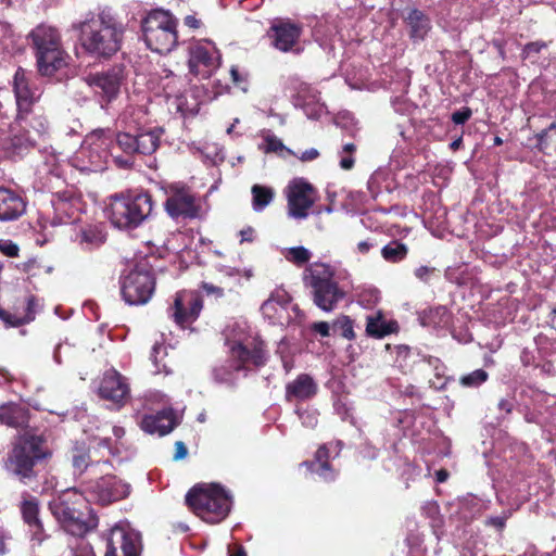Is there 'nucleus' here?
<instances>
[{
    "label": "nucleus",
    "instance_id": "nucleus-23",
    "mask_svg": "<svg viewBox=\"0 0 556 556\" xmlns=\"http://www.w3.org/2000/svg\"><path fill=\"white\" fill-rule=\"evenodd\" d=\"M292 102L311 119H318L326 111L324 103L319 100L318 91L306 83L300 81L294 85Z\"/></svg>",
    "mask_w": 556,
    "mask_h": 556
},
{
    "label": "nucleus",
    "instance_id": "nucleus-14",
    "mask_svg": "<svg viewBox=\"0 0 556 556\" xmlns=\"http://www.w3.org/2000/svg\"><path fill=\"white\" fill-rule=\"evenodd\" d=\"M54 190H48L51 192V212L48 210L45 214L53 226L71 223L81 211L80 197L73 188Z\"/></svg>",
    "mask_w": 556,
    "mask_h": 556
},
{
    "label": "nucleus",
    "instance_id": "nucleus-10",
    "mask_svg": "<svg viewBox=\"0 0 556 556\" xmlns=\"http://www.w3.org/2000/svg\"><path fill=\"white\" fill-rule=\"evenodd\" d=\"M49 455L41 437L25 433L18 438L9 455L7 468L25 481L34 476L35 464Z\"/></svg>",
    "mask_w": 556,
    "mask_h": 556
},
{
    "label": "nucleus",
    "instance_id": "nucleus-50",
    "mask_svg": "<svg viewBox=\"0 0 556 556\" xmlns=\"http://www.w3.org/2000/svg\"><path fill=\"white\" fill-rule=\"evenodd\" d=\"M332 327L334 331H338L342 337H344L348 340H352L355 337L353 321L349 316H340L333 323Z\"/></svg>",
    "mask_w": 556,
    "mask_h": 556
},
{
    "label": "nucleus",
    "instance_id": "nucleus-42",
    "mask_svg": "<svg viewBox=\"0 0 556 556\" xmlns=\"http://www.w3.org/2000/svg\"><path fill=\"white\" fill-rule=\"evenodd\" d=\"M408 247L397 240H393L381 249V256L389 263H400L406 258Z\"/></svg>",
    "mask_w": 556,
    "mask_h": 556
},
{
    "label": "nucleus",
    "instance_id": "nucleus-43",
    "mask_svg": "<svg viewBox=\"0 0 556 556\" xmlns=\"http://www.w3.org/2000/svg\"><path fill=\"white\" fill-rule=\"evenodd\" d=\"M252 192V207L255 212H262L274 199V190L266 186L254 185Z\"/></svg>",
    "mask_w": 556,
    "mask_h": 556
},
{
    "label": "nucleus",
    "instance_id": "nucleus-9",
    "mask_svg": "<svg viewBox=\"0 0 556 556\" xmlns=\"http://www.w3.org/2000/svg\"><path fill=\"white\" fill-rule=\"evenodd\" d=\"M141 28L147 47L154 52L165 54L177 46V20L168 11H151L143 18Z\"/></svg>",
    "mask_w": 556,
    "mask_h": 556
},
{
    "label": "nucleus",
    "instance_id": "nucleus-52",
    "mask_svg": "<svg viewBox=\"0 0 556 556\" xmlns=\"http://www.w3.org/2000/svg\"><path fill=\"white\" fill-rule=\"evenodd\" d=\"M387 173L384 170H376L368 179L367 186L371 195L376 197L382 192V182L386 180Z\"/></svg>",
    "mask_w": 556,
    "mask_h": 556
},
{
    "label": "nucleus",
    "instance_id": "nucleus-15",
    "mask_svg": "<svg viewBox=\"0 0 556 556\" xmlns=\"http://www.w3.org/2000/svg\"><path fill=\"white\" fill-rule=\"evenodd\" d=\"M288 201V215L294 219H305L314 205L317 192L315 188L303 178H295L286 188Z\"/></svg>",
    "mask_w": 556,
    "mask_h": 556
},
{
    "label": "nucleus",
    "instance_id": "nucleus-30",
    "mask_svg": "<svg viewBox=\"0 0 556 556\" xmlns=\"http://www.w3.org/2000/svg\"><path fill=\"white\" fill-rule=\"evenodd\" d=\"M169 109L175 110L184 117L195 116L200 110L198 90L186 89L185 91L167 98Z\"/></svg>",
    "mask_w": 556,
    "mask_h": 556
},
{
    "label": "nucleus",
    "instance_id": "nucleus-16",
    "mask_svg": "<svg viewBox=\"0 0 556 556\" xmlns=\"http://www.w3.org/2000/svg\"><path fill=\"white\" fill-rule=\"evenodd\" d=\"M261 312L271 325L283 326L296 320L300 311L291 303V298L285 289L274 290L269 298L262 304Z\"/></svg>",
    "mask_w": 556,
    "mask_h": 556
},
{
    "label": "nucleus",
    "instance_id": "nucleus-62",
    "mask_svg": "<svg viewBox=\"0 0 556 556\" xmlns=\"http://www.w3.org/2000/svg\"><path fill=\"white\" fill-rule=\"evenodd\" d=\"M240 243L253 242L255 239V230L251 226H247L239 231Z\"/></svg>",
    "mask_w": 556,
    "mask_h": 556
},
{
    "label": "nucleus",
    "instance_id": "nucleus-24",
    "mask_svg": "<svg viewBox=\"0 0 556 556\" xmlns=\"http://www.w3.org/2000/svg\"><path fill=\"white\" fill-rule=\"evenodd\" d=\"M99 394L116 406H122L129 395V387L126 379L115 369L103 374L99 386Z\"/></svg>",
    "mask_w": 556,
    "mask_h": 556
},
{
    "label": "nucleus",
    "instance_id": "nucleus-38",
    "mask_svg": "<svg viewBox=\"0 0 556 556\" xmlns=\"http://www.w3.org/2000/svg\"><path fill=\"white\" fill-rule=\"evenodd\" d=\"M406 22L410 28V37L416 40H422L430 29L429 18L419 10H412Z\"/></svg>",
    "mask_w": 556,
    "mask_h": 556
},
{
    "label": "nucleus",
    "instance_id": "nucleus-6",
    "mask_svg": "<svg viewBox=\"0 0 556 556\" xmlns=\"http://www.w3.org/2000/svg\"><path fill=\"white\" fill-rule=\"evenodd\" d=\"M113 136L110 130L97 129L86 136L79 149L71 157V166L80 172H98L105 168L112 156L122 166L129 165L128 161L114 155Z\"/></svg>",
    "mask_w": 556,
    "mask_h": 556
},
{
    "label": "nucleus",
    "instance_id": "nucleus-20",
    "mask_svg": "<svg viewBox=\"0 0 556 556\" xmlns=\"http://www.w3.org/2000/svg\"><path fill=\"white\" fill-rule=\"evenodd\" d=\"M165 210L173 218H194L198 216L199 205L189 188L173 184L165 189Z\"/></svg>",
    "mask_w": 556,
    "mask_h": 556
},
{
    "label": "nucleus",
    "instance_id": "nucleus-49",
    "mask_svg": "<svg viewBox=\"0 0 556 556\" xmlns=\"http://www.w3.org/2000/svg\"><path fill=\"white\" fill-rule=\"evenodd\" d=\"M356 151V146L352 142L345 143L342 146L341 150L338 152L340 159V167L344 170H349L354 166L355 159L354 153Z\"/></svg>",
    "mask_w": 556,
    "mask_h": 556
},
{
    "label": "nucleus",
    "instance_id": "nucleus-46",
    "mask_svg": "<svg viewBox=\"0 0 556 556\" xmlns=\"http://www.w3.org/2000/svg\"><path fill=\"white\" fill-rule=\"evenodd\" d=\"M166 356H167V346L164 345L163 343L155 342L152 348L151 359L154 364L156 374H161V372L168 374L167 366L163 362Z\"/></svg>",
    "mask_w": 556,
    "mask_h": 556
},
{
    "label": "nucleus",
    "instance_id": "nucleus-4",
    "mask_svg": "<svg viewBox=\"0 0 556 556\" xmlns=\"http://www.w3.org/2000/svg\"><path fill=\"white\" fill-rule=\"evenodd\" d=\"M346 271L337 273L326 263H313L303 273L304 285L312 289L314 304L324 312H331L346 295Z\"/></svg>",
    "mask_w": 556,
    "mask_h": 556
},
{
    "label": "nucleus",
    "instance_id": "nucleus-55",
    "mask_svg": "<svg viewBox=\"0 0 556 556\" xmlns=\"http://www.w3.org/2000/svg\"><path fill=\"white\" fill-rule=\"evenodd\" d=\"M429 365L433 366L438 381H430L431 387L434 389H442L445 386V379L443 377L444 366L438 358H430Z\"/></svg>",
    "mask_w": 556,
    "mask_h": 556
},
{
    "label": "nucleus",
    "instance_id": "nucleus-57",
    "mask_svg": "<svg viewBox=\"0 0 556 556\" xmlns=\"http://www.w3.org/2000/svg\"><path fill=\"white\" fill-rule=\"evenodd\" d=\"M435 271L434 267L422 265L414 270V275L418 280L428 283Z\"/></svg>",
    "mask_w": 556,
    "mask_h": 556
},
{
    "label": "nucleus",
    "instance_id": "nucleus-36",
    "mask_svg": "<svg viewBox=\"0 0 556 556\" xmlns=\"http://www.w3.org/2000/svg\"><path fill=\"white\" fill-rule=\"evenodd\" d=\"M0 422L10 427H22L27 422V410L15 403L0 405Z\"/></svg>",
    "mask_w": 556,
    "mask_h": 556
},
{
    "label": "nucleus",
    "instance_id": "nucleus-58",
    "mask_svg": "<svg viewBox=\"0 0 556 556\" xmlns=\"http://www.w3.org/2000/svg\"><path fill=\"white\" fill-rule=\"evenodd\" d=\"M89 456L85 452L73 455V466L76 471L81 473L88 467Z\"/></svg>",
    "mask_w": 556,
    "mask_h": 556
},
{
    "label": "nucleus",
    "instance_id": "nucleus-53",
    "mask_svg": "<svg viewBox=\"0 0 556 556\" xmlns=\"http://www.w3.org/2000/svg\"><path fill=\"white\" fill-rule=\"evenodd\" d=\"M296 414L302 422V425L306 428H314L318 422V413L313 408L305 409H296Z\"/></svg>",
    "mask_w": 556,
    "mask_h": 556
},
{
    "label": "nucleus",
    "instance_id": "nucleus-64",
    "mask_svg": "<svg viewBox=\"0 0 556 556\" xmlns=\"http://www.w3.org/2000/svg\"><path fill=\"white\" fill-rule=\"evenodd\" d=\"M313 329L323 337H328L330 331V326L326 321H318L313 325Z\"/></svg>",
    "mask_w": 556,
    "mask_h": 556
},
{
    "label": "nucleus",
    "instance_id": "nucleus-27",
    "mask_svg": "<svg viewBox=\"0 0 556 556\" xmlns=\"http://www.w3.org/2000/svg\"><path fill=\"white\" fill-rule=\"evenodd\" d=\"M21 511L24 522L28 526L31 540L40 544L45 540L43 526L39 518V503L36 497H24Z\"/></svg>",
    "mask_w": 556,
    "mask_h": 556
},
{
    "label": "nucleus",
    "instance_id": "nucleus-34",
    "mask_svg": "<svg viewBox=\"0 0 556 556\" xmlns=\"http://www.w3.org/2000/svg\"><path fill=\"white\" fill-rule=\"evenodd\" d=\"M366 320V332L372 338L381 339L397 330L396 321L386 319L380 312L367 316Z\"/></svg>",
    "mask_w": 556,
    "mask_h": 556
},
{
    "label": "nucleus",
    "instance_id": "nucleus-48",
    "mask_svg": "<svg viewBox=\"0 0 556 556\" xmlns=\"http://www.w3.org/2000/svg\"><path fill=\"white\" fill-rule=\"evenodd\" d=\"M488 372L483 369H476L472 372L460 377L459 382L466 388H477L488 380Z\"/></svg>",
    "mask_w": 556,
    "mask_h": 556
},
{
    "label": "nucleus",
    "instance_id": "nucleus-11",
    "mask_svg": "<svg viewBox=\"0 0 556 556\" xmlns=\"http://www.w3.org/2000/svg\"><path fill=\"white\" fill-rule=\"evenodd\" d=\"M80 497L81 495L76 490H66L49 504L52 515L61 527L75 536L84 535L98 525L96 517H90L88 520L83 519V514L76 507Z\"/></svg>",
    "mask_w": 556,
    "mask_h": 556
},
{
    "label": "nucleus",
    "instance_id": "nucleus-40",
    "mask_svg": "<svg viewBox=\"0 0 556 556\" xmlns=\"http://www.w3.org/2000/svg\"><path fill=\"white\" fill-rule=\"evenodd\" d=\"M192 150L197 151L205 162L214 165L224 161L223 148L215 142H199L192 144Z\"/></svg>",
    "mask_w": 556,
    "mask_h": 556
},
{
    "label": "nucleus",
    "instance_id": "nucleus-5",
    "mask_svg": "<svg viewBox=\"0 0 556 556\" xmlns=\"http://www.w3.org/2000/svg\"><path fill=\"white\" fill-rule=\"evenodd\" d=\"M186 502L205 522L218 523L230 513L232 496L218 483H201L187 493Z\"/></svg>",
    "mask_w": 556,
    "mask_h": 556
},
{
    "label": "nucleus",
    "instance_id": "nucleus-32",
    "mask_svg": "<svg viewBox=\"0 0 556 556\" xmlns=\"http://www.w3.org/2000/svg\"><path fill=\"white\" fill-rule=\"evenodd\" d=\"M88 83L97 92H101L108 101H111L119 90L121 76L116 71L105 72L90 75Z\"/></svg>",
    "mask_w": 556,
    "mask_h": 556
},
{
    "label": "nucleus",
    "instance_id": "nucleus-59",
    "mask_svg": "<svg viewBox=\"0 0 556 556\" xmlns=\"http://www.w3.org/2000/svg\"><path fill=\"white\" fill-rule=\"evenodd\" d=\"M0 251L9 257H14L18 254V247L10 240H4L0 241Z\"/></svg>",
    "mask_w": 556,
    "mask_h": 556
},
{
    "label": "nucleus",
    "instance_id": "nucleus-41",
    "mask_svg": "<svg viewBox=\"0 0 556 556\" xmlns=\"http://www.w3.org/2000/svg\"><path fill=\"white\" fill-rule=\"evenodd\" d=\"M260 149L264 153H275L281 157H287L289 155H295L294 152L287 148L283 142L274 134L266 132L263 137V141L260 144Z\"/></svg>",
    "mask_w": 556,
    "mask_h": 556
},
{
    "label": "nucleus",
    "instance_id": "nucleus-37",
    "mask_svg": "<svg viewBox=\"0 0 556 556\" xmlns=\"http://www.w3.org/2000/svg\"><path fill=\"white\" fill-rule=\"evenodd\" d=\"M162 134L163 130L157 127L147 131L137 130V153L144 155L154 153L160 146Z\"/></svg>",
    "mask_w": 556,
    "mask_h": 556
},
{
    "label": "nucleus",
    "instance_id": "nucleus-54",
    "mask_svg": "<svg viewBox=\"0 0 556 556\" xmlns=\"http://www.w3.org/2000/svg\"><path fill=\"white\" fill-rule=\"evenodd\" d=\"M14 539L11 532L0 527V556H4L12 551Z\"/></svg>",
    "mask_w": 556,
    "mask_h": 556
},
{
    "label": "nucleus",
    "instance_id": "nucleus-61",
    "mask_svg": "<svg viewBox=\"0 0 556 556\" xmlns=\"http://www.w3.org/2000/svg\"><path fill=\"white\" fill-rule=\"evenodd\" d=\"M471 116V111L469 109H464L456 111L452 114V121L456 125H463L465 124Z\"/></svg>",
    "mask_w": 556,
    "mask_h": 556
},
{
    "label": "nucleus",
    "instance_id": "nucleus-33",
    "mask_svg": "<svg viewBox=\"0 0 556 556\" xmlns=\"http://www.w3.org/2000/svg\"><path fill=\"white\" fill-rule=\"evenodd\" d=\"M451 313L442 305L432 306L419 313L420 324L435 329L447 328L451 324Z\"/></svg>",
    "mask_w": 556,
    "mask_h": 556
},
{
    "label": "nucleus",
    "instance_id": "nucleus-12",
    "mask_svg": "<svg viewBox=\"0 0 556 556\" xmlns=\"http://www.w3.org/2000/svg\"><path fill=\"white\" fill-rule=\"evenodd\" d=\"M155 280L146 265H137L121 278L123 299L130 305L146 304L152 296Z\"/></svg>",
    "mask_w": 556,
    "mask_h": 556
},
{
    "label": "nucleus",
    "instance_id": "nucleus-28",
    "mask_svg": "<svg viewBox=\"0 0 556 556\" xmlns=\"http://www.w3.org/2000/svg\"><path fill=\"white\" fill-rule=\"evenodd\" d=\"M105 241L106 231L103 224H89L81 226L74 237V242L85 251L99 249Z\"/></svg>",
    "mask_w": 556,
    "mask_h": 556
},
{
    "label": "nucleus",
    "instance_id": "nucleus-3",
    "mask_svg": "<svg viewBox=\"0 0 556 556\" xmlns=\"http://www.w3.org/2000/svg\"><path fill=\"white\" fill-rule=\"evenodd\" d=\"M73 29L79 33L78 41L84 51L94 58H110L121 48L123 30L104 13H88L83 21L73 24Z\"/></svg>",
    "mask_w": 556,
    "mask_h": 556
},
{
    "label": "nucleus",
    "instance_id": "nucleus-19",
    "mask_svg": "<svg viewBox=\"0 0 556 556\" xmlns=\"http://www.w3.org/2000/svg\"><path fill=\"white\" fill-rule=\"evenodd\" d=\"M302 26L289 18H274L267 30L271 46L281 52L299 53Z\"/></svg>",
    "mask_w": 556,
    "mask_h": 556
},
{
    "label": "nucleus",
    "instance_id": "nucleus-22",
    "mask_svg": "<svg viewBox=\"0 0 556 556\" xmlns=\"http://www.w3.org/2000/svg\"><path fill=\"white\" fill-rule=\"evenodd\" d=\"M105 556H140L139 534L124 527H114L108 539Z\"/></svg>",
    "mask_w": 556,
    "mask_h": 556
},
{
    "label": "nucleus",
    "instance_id": "nucleus-26",
    "mask_svg": "<svg viewBox=\"0 0 556 556\" xmlns=\"http://www.w3.org/2000/svg\"><path fill=\"white\" fill-rule=\"evenodd\" d=\"M340 451V442L325 444L317 450L315 459L313 462H306L304 465L320 479L332 481L336 478V471L330 467L329 459L337 457Z\"/></svg>",
    "mask_w": 556,
    "mask_h": 556
},
{
    "label": "nucleus",
    "instance_id": "nucleus-8",
    "mask_svg": "<svg viewBox=\"0 0 556 556\" xmlns=\"http://www.w3.org/2000/svg\"><path fill=\"white\" fill-rule=\"evenodd\" d=\"M36 51L37 67L42 76H52L66 65V53L56 28L40 24L29 34Z\"/></svg>",
    "mask_w": 556,
    "mask_h": 556
},
{
    "label": "nucleus",
    "instance_id": "nucleus-63",
    "mask_svg": "<svg viewBox=\"0 0 556 556\" xmlns=\"http://www.w3.org/2000/svg\"><path fill=\"white\" fill-rule=\"evenodd\" d=\"M187 454H188V451H187V447L184 444V442L177 441L175 443V455H174V458L176 460H179V459L185 458L187 456Z\"/></svg>",
    "mask_w": 556,
    "mask_h": 556
},
{
    "label": "nucleus",
    "instance_id": "nucleus-60",
    "mask_svg": "<svg viewBox=\"0 0 556 556\" xmlns=\"http://www.w3.org/2000/svg\"><path fill=\"white\" fill-rule=\"evenodd\" d=\"M546 45L541 41L527 43L522 50V55L525 59L529 58L532 53H539L542 49H544Z\"/></svg>",
    "mask_w": 556,
    "mask_h": 556
},
{
    "label": "nucleus",
    "instance_id": "nucleus-56",
    "mask_svg": "<svg viewBox=\"0 0 556 556\" xmlns=\"http://www.w3.org/2000/svg\"><path fill=\"white\" fill-rule=\"evenodd\" d=\"M230 76L233 84L240 88L242 91L248 90V75L245 73H241L237 66H231Z\"/></svg>",
    "mask_w": 556,
    "mask_h": 556
},
{
    "label": "nucleus",
    "instance_id": "nucleus-44",
    "mask_svg": "<svg viewBox=\"0 0 556 556\" xmlns=\"http://www.w3.org/2000/svg\"><path fill=\"white\" fill-rule=\"evenodd\" d=\"M281 254L288 262L296 266H302L308 263L312 258V252L302 245L285 248L282 249Z\"/></svg>",
    "mask_w": 556,
    "mask_h": 556
},
{
    "label": "nucleus",
    "instance_id": "nucleus-1",
    "mask_svg": "<svg viewBox=\"0 0 556 556\" xmlns=\"http://www.w3.org/2000/svg\"><path fill=\"white\" fill-rule=\"evenodd\" d=\"M13 92L16 105L14 123L0 125V157H10L23 153L34 143L31 135L21 136L25 115L30 114L33 105L40 99L41 91L33 81V74L18 67L13 76Z\"/></svg>",
    "mask_w": 556,
    "mask_h": 556
},
{
    "label": "nucleus",
    "instance_id": "nucleus-13",
    "mask_svg": "<svg viewBox=\"0 0 556 556\" xmlns=\"http://www.w3.org/2000/svg\"><path fill=\"white\" fill-rule=\"evenodd\" d=\"M189 71L201 78L211 77L220 66L222 55L211 40L192 42L189 48Z\"/></svg>",
    "mask_w": 556,
    "mask_h": 556
},
{
    "label": "nucleus",
    "instance_id": "nucleus-45",
    "mask_svg": "<svg viewBox=\"0 0 556 556\" xmlns=\"http://www.w3.org/2000/svg\"><path fill=\"white\" fill-rule=\"evenodd\" d=\"M137 131H121L116 136V146L126 154L131 155L137 153Z\"/></svg>",
    "mask_w": 556,
    "mask_h": 556
},
{
    "label": "nucleus",
    "instance_id": "nucleus-39",
    "mask_svg": "<svg viewBox=\"0 0 556 556\" xmlns=\"http://www.w3.org/2000/svg\"><path fill=\"white\" fill-rule=\"evenodd\" d=\"M29 114L25 115V121L22 123V130L20 131L21 136L31 135L34 138V143L30 146H35L37 138L43 136L48 130V122L42 115H34L29 118Z\"/></svg>",
    "mask_w": 556,
    "mask_h": 556
},
{
    "label": "nucleus",
    "instance_id": "nucleus-2",
    "mask_svg": "<svg viewBox=\"0 0 556 556\" xmlns=\"http://www.w3.org/2000/svg\"><path fill=\"white\" fill-rule=\"evenodd\" d=\"M226 344L229 348V365L214 368V378L219 382H231L235 374L250 369L251 366H263L267 361L264 343L253 334L245 321H236L225 331Z\"/></svg>",
    "mask_w": 556,
    "mask_h": 556
},
{
    "label": "nucleus",
    "instance_id": "nucleus-31",
    "mask_svg": "<svg viewBox=\"0 0 556 556\" xmlns=\"http://www.w3.org/2000/svg\"><path fill=\"white\" fill-rule=\"evenodd\" d=\"M317 392V384L306 374L299 375L293 381L286 386V400L305 401L313 397Z\"/></svg>",
    "mask_w": 556,
    "mask_h": 556
},
{
    "label": "nucleus",
    "instance_id": "nucleus-18",
    "mask_svg": "<svg viewBox=\"0 0 556 556\" xmlns=\"http://www.w3.org/2000/svg\"><path fill=\"white\" fill-rule=\"evenodd\" d=\"M86 496L89 501L108 505L127 497L130 485L115 476H104L87 484Z\"/></svg>",
    "mask_w": 556,
    "mask_h": 556
},
{
    "label": "nucleus",
    "instance_id": "nucleus-35",
    "mask_svg": "<svg viewBox=\"0 0 556 556\" xmlns=\"http://www.w3.org/2000/svg\"><path fill=\"white\" fill-rule=\"evenodd\" d=\"M147 109L144 104H128L119 115V123L129 130L137 128L147 122Z\"/></svg>",
    "mask_w": 556,
    "mask_h": 556
},
{
    "label": "nucleus",
    "instance_id": "nucleus-51",
    "mask_svg": "<svg viewBox=\"0 0 556 556\" xmlns=\"http://www.w3.org/2000/svg\"><path fill=\"white\" fill-rule=\"evenodd\" d=\"M73 556H96L92 546L80 536L71 543Z\"/></svg>",
    "mask_w": 556,
    "mask_h": 556
},
{
    "label": "nucleus",
    "instance_id": "nucleus-47",
    "mask_svg": "<svg viewBox=\"0 0 556 556\" xmlns=\"http://www.w3.org/2000/svg\"><path fill=\"white\" fill-rule=\"evenodd\" d=\"M39 306L37 300L34 296H29L27 300V314L23 319L11 320L7 317V314L3 309L0 308V318L3 319L7 324L16 326L21 323H28L35 318L36 308Z\"/></svg>",
    "mask_w": 556,
    "mask_h": 556
},
{
    "label": "nucleus",
    "instance_id": "nucleus-7",
    "mask_svg": "<svg viewBox=\"0 0 556 556\" xmlns=\"http://www.w3.org/2000/svg\"><path fill=\"white\" fill-rule=\"evenodd\" d=\"M153 204L148 193L115 194L110 198L105 215L118 229H134L152 213Z\"/></svg>",
    "mask_w": 556,
    "mask_h": 556
},
{
    "label": "nucleus",
    "instance_id": "nucleus-21",
    "mask_svg": "<svg viewBox=\"0 0 556 556\" xmlns=\"http://www.w3.org/2000/svg\"><path fill=\"white\" fill-rule=\"evenodd\" d=\"M202 307V299L197 292L184 290L176 293L168 316L184 329L198 319Z\"/></svg>",
    "mask_w": 556,
    "mask_h": 556
},
{
    "label": "nucleus",
    "instance_id": "nucleus-25",
    "mask_svg": "<svg viewBox=\"0 0 556 556\" xmlns=\"http://www.w3.org/2000/svg\"><path fill=\"white\" fill-rule=\"evenodd\" d=\"M179 420L180 414L166 407L156 414L143 416L139 425L144 432L162 437L172 432Z\"/></svg>",
    "mask_w": 556,
    "mask_h": 556
},
{
    "label": "nucleus",
    "instance_id": "nucleus-17",
    "mask_svg": "<svg viewBox=\"0 0 556 556\" xmlns=\"http://www.w3.org/2000/svg\"><path fill=\"white\" fill-rule=\"evenodd\" d=\"M67 166H71V159L54 150L46 151L43 162L38 168L35 188L39 191L59 188L64 182L62 177Z\"/></svg>",
    "mask_w": 556,
    "mask_h": 556
},
{
    "label": "nucleus",
    "instance_id": "nucleus-29",
    "mask_svg": "<svg viewBox=\"0 0 556 556\" xmlns=\"http://www.w3.org/2000/svg\"><path fill=\"white\" fill-rule=\"evenodd\" d=\"M26 210V203L15 191L0 187V220L18 218Z\"/></svg>",
    "mask_w": 556,
    "mask_h": 556
}]
</instances>
